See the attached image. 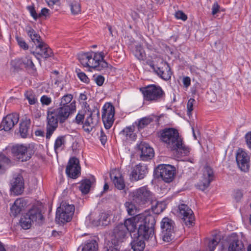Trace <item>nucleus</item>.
<instances>
[{
    "label": "nucleus",
    "instance_id": "f257e3e1",
    "mask_svg": "<svg viewBox=\"0 0 251 251\" xmlns=\"http://www.w3.org/2000/svg\"><path fill=\"white\" fill-rule=\"evenodd\" d=\"M73 95L66 94L62 97L60 102V107L50 108L47 111L46 138L50 139L58 127V122L64 123L69 116L76 110L75 102L71 101Z\"/></svg>",
    "mask_w": 251,
    "mask_h": 251
},
{
    "label": "nucleus",
    "instance_id": "f03ea898",
    "mask_svg": "<svg viewBox=\"0 0 251 251\" xmlns=\"http://www.w3.org/2000/svg\"><path fill=\"white\" fill-rule=\"evenodd\" d=\"M155 224L154 217L148 212H145L126 220L123 225H125L126 227L128 233L135 231L137 227L138 226L137 234L148 238L152 235Z\"/></svg>",
    "mask_w": 251,
    "mask_h": 251
},
{
    "label": "nucleus",
    "instance_id": "7ed1b4c3",
    "mask_svg": "<svg viewBox=\"0 0 251 251\" xmlns=\"http://www.w3.org/2000/svg\"><path fill=\"white\" fill-rule=\"evenodd\" d=\"M160 140L166 144L167 147L172 151L180 152L183 155L189 152V148L183 145L177 130L173 128H166L161 131Z\"/></svg>",
    "mask_w": 251,
    "mask_h": 251
},
{
    "label": "nucleus",
    "instance_id": "20e7f679",
    "mask_svg": "<svg viewBox=\"0 0 251 251\" xmlns=\"http://www.w3.org/2000/svg\"><path fill=\"white\" fill-rule=\"evenodd\" d=\"M103 54V52L93 51L82 53L78 55V59L84 67L100 71L108 66V63L104 60Z\"/></svg>",
    "mask_w": 251,
    "mask_h": 251
},
{
    "label": "nucleus",
    "instance_id": "39448f33",
    "mask_svg": "<svg viewBox=\"0 0 251 251\" xmlns=\"http://www.w3.org/2000/svg\"><path fill=\"white\" fill-rule=\"evenodd\" d=\"M127 228L123 224L117 225L113 229L111 240L107 244L106 251H118L119 244L124 241L128 234Z\"/></svg>",
    "mask_w": 251,
    "mask_h": 251
},
{
    "label": "nucleus",
    "instance_id": "423d86ee",
    "mask_svg": "<svg viewBox=\"0 0 251 251\" xmlns=\"http://www.w3.org/2000/svg\"><path fill=\"white\" fill-rule=\"evenodd\" d=\"M131 195L133 201L141 206L152 204L155 201L154 195L146 186L134 190Z\"/></svg>",
    "mask_w": 251,
    "mask_h": 251
},
{
    "label": "nucleus",
    "instance_id": "0eeeda50",
    "mask_svg": "<svg viewBox=\"0 0 251 251\" xmlns=\"http://www.w3.org/2000/svg\"><path fill=\"white\" fill-rule=\"evenodd\" d=\"M144 100L148 101H157L162 99L165 93L162 88L154 85H149L140 89Z\"/></svg>",
    "mask_w": 251,
    "mask_h": 251
},
{
    "label": "nucleus",
    "instance_id": "6e6552de",
    "mask_svg": "<svg viewBox=\"0 0 251 251\" xmlns=\"http://www.w3.org/2000/svg\"><path fill=\"white\" fill-rule=\"evenodd\" d=\"M156 175L164 182L169 183L172 182L176 174V168L169 164L159 165L155 170Z\"/></svg>",
    "mask_w": 251,
    "mask_h": 251
},
{
    "label": "nucleus",
    "instance_id": "1a4fd4ad",
    "mask_svg": "<svg viewBox=\"0 0 251 251\" xmlns=\"http://www.w3.org/2000/svg\"><path fill=\"white\" fill-rule=\"evenodd\" d=\"M12 152L16 158L22 162L29 160L33 151L29 147L23 145H16L12 148Z\"/></svg>",
    "mask_w": 251,
    "mask_h": 251
},
{
    "label": "nucleus",
    "instance_id": "9d476101",
    "mask_svg": "<svg viewBox=\"0 0 251 251\" xmlns=\"http://www.w3.org/2000/svg\"><path fill=\"white\" fill-rule=\"evenodd\" d=\"M228 243L227 251H246L241 237L236 233L229 235L226 238Z\"/></svg>",
    "mask_w": 251,
    "mask_h": 251
},
{
    "label": "nucleus",
    "instance_id": "9b49d317",
    "mask_svg": "<svg viewBox=\"0 0 251 251\" xmlns=\"http://www.w3.org/2000/svg\"><path fill=\"white\" fill-rule=\"evenodd\" d=\"M174 222L168 218H164L161 222L162 239L165 242H169L172 240V234L174 232Z\"/></svg>",
    "mask_w": 251,
    "mask_h": 251
},
{
    "label": "nucleus",
    "instance_id": "f8f14e48",
    "mask_svg": "<svg viewBox=\"0 0 251 251\" xmlns=\"http://www.w3.org/2000/svg\"><path fill=\"white\" fill-rule=\"evenodd\" d=\"M99 111L95 108L90 112L83 126V129L88 133L92 131L93 128L98 124L99 121Z\"/></svg>",
    "mask_w": 251,
    "mask_h": 251
},
{
    "label": "nucleus",
    "instance_id": "ddd939ff",
    "mask_svg": "<svg viewBox=\"0 0 251 251\" xmlns=\"http://www.w3.org/2000/svg\"><path fill=\"white\" fill-rule=\"evenodd\" d=\"M214 178L213 169L208 165L205 166L203 169L202 176L198 184L199 189L202 191L205 190L209 187Z\"/></svg>",
    "mask_w": 251,
    "mask_h": 251
},
{
    "label": "nucleus",
    "instance_id": "4468645a",
    "mask_svg": "<svg viewBox=\"0 0 251 251\" xmlns=\"http://www.w3.org/2000/svg\"><path fill=\"white\" fill-rule=\"evenodd\" d=\"M236 160L239 168L244 172H247L250 169V156L242 149L237 152Z\"/></svg>",
    "mask_w": 251,
    "mask_h": 251
},
{
    "label": "nucleus",
    "instance_id": "2eb2a0df",
    "mask_svg": "<svg viewBox=\"0 0 251 251\" xmlns=\"http://www.w3.org/2000/svg\"><path fill=\"white\" fill-rule=\"evenodd\" d=\"M67 176L72 178H76L80 174L79 161L77 158L73 157L70 159L66 169Z\"/></svg>",
    "mask_w": 251,
    "mask_h": 251
},
{
    "label": "nucleus",
    "instance_id": "dca6fc26",
    "mask_svg": "<svg viewBox=\"0 0 251 251\" xmlns=\"http://www.w3.org/2000/svg\"><path fill=\"white\" fill-rule=\"evenodd\" d=\"M19 121V115L18 114L13 113L8 114L3 118L0 127L4 131H9L15 125L17 124Z\"/></svg>",
    "mask_w": 251,
    "mask_h": 251
},
{
    "label": "nucleus",
    "instance_id": "f3484780",
    "mask_svg": "<svg viewBox=\"0 0 251 251\" xmlns=\"http://www.w3.org/2000/svg\"><path fill=\"white\" fill-rule=\"evenodd\" d=\"M106 105L103 107L102 113V120L103 121L105 128L106 129H109L114 122V116L115 114L114 107L109 104L106 108Z\"/></svg>",
    "mask_w": 251,
    "mask_h": 251
},
{
    "label": "nucleus",
    "instance_id": "a211bd4d",
    "mask_svg": "<svg viewBox=\"0 0 251 251\" xmlns=\"http://www.w3.org/2000/svg\"><path fill=\"white\" fill-rule=\"evenodd\" d=\"M179 213L187 226H191L195 218L193 211L186 204H181L178 206Z\"/></svg>",
    "mask_w": 251,
    "mask_h": 251
},
{
    "label": "nucleus",
    "instance_id": "6ab92c4d",
    "mask_svg": "<svg viewBox=\"0 0 251 251\" xmlns=\"http://www.w3.org/2000/svg\"><path fill=\"white\" fill-rule=\"evenodd\" d=\"M138 151H140V158L143 161H147L151 159L154 156L153 149L150 145L141 142L137 145Z\"/></svg>",
    "mask_w": 251,
    "mask_h": 251
},
{
    "label": "nucleus",
    "instance_id": "aec40b11",
    "mask_svg": "<svg viewBox=\"0 0 251 251\" xmlns=\"http://www.w3.org/2000/svg\"><path fill=\"white\" fill-rule=\"evenodd\" d=\"M154 72L158 76L164 80H169L171 78V68L166 62H162L160 66L156 67Z\"/></svg>",
    "mask_w": 251,
    "mask_h": 251
},
{
    "label": "nucleus",
    "instance_id": "412c9836",
    "mask_svg": "<svg viewBox=\"0 0 251 251\" xmlns=\"http://www.w3.org/2000/svg\"><path fill=\"white\" fill-rule=\"evenodd\" d=\"M147 172L146 166L139 164L132 169L130 175V179L132 181H138L142 179L145 177Z\"/></svg>",
    "mask_w": 251,
    "mask_h": 251
},
{
    "label": "nucleus",
    "instance_id": "4be33fe9",
    "mask_svg": "<svg viewBox=\"0 0 251 251\" xmlns=\"http://www.w3.org/2000/svg\"><path fill=\"white\" fill-rule=\"evenodd\" d=\"M11 190L16 195L21 194L24 190V183L22 176L18 175L14 177L11 181Z\"/></svg>",
    "mask_w": 251,
    "mask_h": 251
},
{
    "label": "nucleus",
    "instance_id": "5701e85b",
    "mask_svg": "<svg viewBox=\"0 0 251 251\" xmlns=\"http://www.w3.org/2000/svg\"><path fill=\"white\" fill-rule=\"evenodd\" d=\"M134 239L131 242L132 249L134 251H143L145 248V244L144 240H149L150 238H152L153 236V231L152 235H151L148 238H145L144 236L137 234H134Z\"/></svg>",
    "mask_w": 251,
    "mask_h": 251
},
{
    "label": "nucleus",
    "instance_id": "b1692460",
    "mask_svg": "<svg viewBox=\"0 0 251 251\" xmlns=\"http://www.w3.org/2000/svg\"><path fill=\"white\" fill-rule=\"evenodd\" d=\"M26 205V202L22 198L17 199L10 208V215L17 216L22 212Z\"/></svg>",
    "mask_w": 251,
    "mask_h": 251
},
{
    "label": "nucleus",
    "instance_id": "393cba45",
    "mask_svg": "<svg viewBox=\"0 0 251 251\" xmlns=\"http://www.w3.org/2000/svg\"><path fill=\"white\" fill-rule=\"evenodd\" d=\"M110 176L116 188L119 190L125 188V184L124 179L119 171L112 170L110 174Z\"/></svg>",
    "mask_w": 251,
    "mask_h": 251
},
{
    "label": "nucleus",
    "instance_id": "a878e982",
    "mask_svg": "<svg viewBox=\"0 0 251 251\" xmlns=\"http://www.w3.org/2000/svg\"><path fill=\"white\" fill-rule=\"evenodd\" d=\"M31 121L30 119L25 118L22 120L19 125V133L22 138H25L29 135V131Z\"/></svg>",
    "mask_w": 251,
    "mask_h": 251
},
{
    "label": "nucleus",
    "instance_id": "bb28decb",
    "mask_svg": "<svg viewBox=\"0 0 251 251\" xmlns=\"http://www.w3.org/2000/svg\"><path fill=\"white\" fill-rule=\"evenodd\" d=\"M52 50L44 42H42L36 46V53L42 57L47 58L52 54Z\"/></svg>",
    "mask_w": 251,
    "mask_h": 251
},
{
    "label": "nucleus",
    "instance_id": "cd10ccee",
    "mask_svg": "<svg viewBox=\"0 0 251 251\" xmlns=\"http://www.w3.org/2000/svg\"><path fill=\"white\" fill-rule=\"evenodd\" d=\"M32 221V223L35 222L39 224L42 223L43 219L41 210L37 207H34L30 209L27 213Z\"/></svg>",
    "mask_w": 251,
    "mask_h": 251
},
{
    "label": "nucleus",
    "instance_id": "c85d7f7f",
    "mask_svg": "<svg viewBox=\"0 0 251 251\" xmlns=\"http://www.w3.org/2000/svg\"><path fill=\"white\" fill-rule=\"evenodd\" d=\"M98 244L96 241L90 240L84 245H81L78 248L77 251H97Z\"/></svg>",
    "mask_w": 251,
    "mask_h": 251
},
{
    "label": "nucleus",
    "instance_id": "c756f323",
    "mask_svg": "<svg viewBox=\"0 0 251 251\" xmlns=\"http://www.w3.org/2000/svg\"><path fill=\"white\" fill-rule=\"evenodd\" d=\"M26 32L32 41L34 42L36 46L39 45V44L43 42L39 35L31 27L26 28Z\"/></svg>",
    "mask_w": 251,
    "mask_h": 251
},
{
    "label": "nucleus",
    "instance_id": "7c9ffc66",
    "mask_svg": "<svg viewBox=\"0 0 251 251\" xmlns=\"http://www.w3.org/2000/svg\"><path fill=\"white\" fill-rule=\"evenodd\" d=\"M10 165V159L4 154H0V174H4Z\"/></svg>",
    "mask_w": 251,
    "mask_h": 251
},
{
    "label": "nucleus",
    "instance_id": "2f4dec72",
    "mask_svg": "<svg viewBox=\"0 0 251 251\" xmlns=\"http://www.w3.org/2000/svg\"><path fill=\"white\" fill-rule=\"evenodd\" d=\"M19 61L21 67H24L27 69H31L32 70H35V66L30 56H26L19 59Z\"/></svg>",
    "mask_w": 251,
    "mask_h": 251
},
{
    "label": "nucleus",
    "instance_id": "473e14b6",
    "mask_svg": "<svg viewBox=\"0 0 251 251\" xmlns=\"http://www.w3.org/2000/svg\"><path fill=\"white\" fill-rule=\"evenodd\" d=\"M58 208H60L61 211H64L67 215L68 220H72L75 211V206L72 204H67L66 203H62Z\"/></svg>",
    "mask_w": 251,
    "mask_h": 251
},
{
    "label": "nucleus",
    "instance_id": "72a5a7b5",
    "mask_svg": "<svg viewBox=\"0 0 251 251\" xmlns=\"http://www.w3.org/2000/svg\"><path fill=\"white\" fill-rule=\"evenodd\" d=\"M65 144V137L64 136H58L55 140L54 145V150L56 154L58 151L63 150Z\"/></svg>",
    "mask_w": 251,
    "mask_h": 251
},
{
    "label": "nucleus",
    "instance_id": "f704fd0d",
    "mask_svg": "<svg viewBox=\"0 0 251 251\" xmlns=\"http://www.w3.org/2000/svg\"><path fill=\"white\" fill-rule=\"evenodd\" d=\"M67 215V213L61 211L60 208H57L56 213V221L61 223L70 222L71 220H68Z\"/></svg>",
    "mask_w": 251,
    "mask_h": 251
},
{
    "label": "nucleus",
    "instance_id": "c9c22d12",
    "mask_svg": "<svg viewBox=\"0 0 251 251\" xmlns=\"http://www.w3.org/2000/svg\"><path fill=\"white\" fill-rule=\"evenodd\" d=\"M32 223V221L27 213L21 218V226L23 229H29L31 227Z\"/></svg>",
    "mask_w": 251,
    "mask_h": 251
},
{
    "label": "nucleus",
    "instance_id": "e433bc0d",
    "mask_svg": "<svg viewBox=\"0 0 251 251\" xmlns=\"http://www.w3.org/2000/svg\"><path fill=\"white\" fill-rule=\"evenodd\" d=\"M220 241L221 237L219 235H215L209 240L207 249L209 251H214Z\"/></svg>",
    "mask_w": 251,
    "mask_h": 251
},
{
    "label": "nucleus",
    "instance_id": "4c0bfd02",
    "mask_svg": "<svg viewBox=\"0 0 251 251\" xmlns=\"http://www.w3.org/2000/svg\"><path fill=\"white\" fill-rule=\"evenodd\" d=\"M91 186V181L89 179H85L82 181L79 186V190L83 194H86L89 192Z\"/></svg>",
    "mask_w": 251,
    "mask_h": 251
},
{
    "label": "nucleus",
    "instance_id": "58836bf2",
    "mask_svg": "<svg viewBox=\"0 0 251 251\" xmlns=\"http://www.w3.org/2000/svg\"><path fill=\"white\" fill-rule=\"evenodd\" d=\"M128 214L130 215L136 216L138 215L136 206L131 202H126L125 203Z\"/></svg>",
    "mask_w": 251,
    "mask_h": 251
},
{
    "label": "nucleus",
    "instance_id": "ea45409f",
    "mask_svg": "<svg viewBox=\"0 0 251 251\" xmlns=\"http://www.w3.org/2000/svg\"><path fill=\"white\" fill-rule=\"evenodd\" d=\"M134 54L139 60H143L145 58V53L142 47L140 45L136 46Z\"/></svg>",
    "mask_w": 251,
    "mask_h": 251
},
{
    "label": "nucleus",
    "instance_id": "a19ab883",
    "mask_svg": "<svg viewBox=\"0 0 251 251\" xmlns=\"http://www.w3.org/2000/svg\"><path fill=\"white\" fill-rule=\"evenodd\" d=\"M121 134H122L127 139L129 138L131 140H134L135 135L133 133V129L131 126L126 127L124 128L121 132Z\"/></svg>",
    "mask_w": 251,
    "mask_h": 251
},
{
    "label": "nucleus",
    "instance_id": "79ce46f5",
    "mask_svg": "<svg viewBox=\"0 0 251 251\" xmlns=\"http://www.w3.org/2000/svg\"><path fill=\"white\" fill-rule=\"evenodd\" d=\"M25 95L30 104L33 105L37 102V99L36 98L35 95L32 91H27Z\"/></svg>",
    "mask_w": 251,
    "mask_h": 251
},
{
    "label": "nucleus",
    "instance_id": "37998d69",
    "mask_svg": "<svg viewBox=\"0 0 251 251\" xmlns=\"http://www.w3.org/2000/svg\"><path fill=\"white\" fill-rule=\"evenodd\" d=\"M70 3V6L71 12L73 14H77L80 11V5L79 3L76 1L72 0Z\"/></svg>",
    "mask_w": 251,
    "mask_h": 251
},
{
    "label": "nucleus",
    "instance_id": "c03bdc74",
    "mask_svg": "<svg viewBox=\"0 0 251 251\" xmlns=\"http://www.w3.org/2000/svg\"><path fill=\"white\" fill-rule=\"evenodd\" d=\"M152 121V119L150 117H144L141 119L138 124L139 129L144 128Z\"/></svg>",
    "mask_w": 251,
    "mask_h": 251
},
{
    "label": "nucleus",
    "instance_id": "a18cd8bd",
    "mask_svg": "<svg viewBox=\"0 0 251 251\" xmlns=\"http://www.w3.org/2000/svg\"><path fill=\"white\" fill-rule=\"evenodd\" d=\"M99 218L101 226H105L110 223V218L108 214L106 213H102L99 215Z\"/></svg>",
    "mask_w": 251,
    "mask_h": 251
},
{
    "label": "nucleus",
    "instance_id": "49530a36",
    "mask_svg": "<svg viewBox=\"0 0 251 251\" xmlns=\"http://www.w3.org/2000/svg\"><path fill=\"white\" fill-rule=\"evenodd\" d=\"M153 202H155V205H152V210L154 213L159 214L163 210V208L162 207L163 204L162 203L159 202L158 201H156L155 199V201H153Z\"/></svg>",
    "mask_w": 251,
    "mask_h": 251
},
{
    "label": "nucleus",
    "instance_id": "de8ad7c7",
    "mask_svg": "<svg viewBox=\"0 0 251 251\" xmlns=\"http://www.w3.org/2000/svg\"><path fill=\"white\" fill-rule=\"evenodd\" d=\"M195 102V100L194 99L191 98L190 99L187 104V114L188 116H190L191 115V112L193 110V105L194 102Z\"/></svg>",
    "mask_w": 251,
    "mask_h": 251
},
{
    "label": "nucleus",
    "instance_id": "09e8293b",
    "mask_svg": "<svg viewBox=\"0 0 251 251\" xmlns=\"http://www.w3.org/2000/svg\"><path fill=\"white\" fill-rule=\"evenodd\" d=\"M16 39L18 42V45L22 48L24 50H27L28 49V46L27 44L25 43V40L21 37L17 36Z\"/></svg>",
    "mask_w": 251,
    "mask_h": 251
},
{
    "label": "nucleus",
    "instance_id": "8fccbe9b",
    "mask_svg": "<svg viewBox=\"0 0 251 251\" xmlns=\"http://www.w3.org/2000/svg\"><path fill=\"white\" fill-rule=\"evenodd\" d=\"M27 10L30 13L31 16L34 20H36L38 18V15L36 13L33 5H29L27 7Z\"/></svg>",
    "mask_w": 251,
    "mask_h": 251
},
{
    "label": "nucleus",
    "instance_id": "3c124183",
    "mask_svg": "<svg viewBox=\"0 0 251 251\" xmlns=\"http://www.w3.org/2000/svg\"><path fill=\"white\" fill-rule=\"evenodd\" d=\"M175 17L177 19H180L182 21H186L187 19V15L181 11H178L175 13Z\"/></svg>",
    "mask_w": 251,
    "mask_h": 251
},
{
    "label": "nucleus",
    "instance_id": "603ef678",
    "mask_svg": "<svg viewBox=\"0 0 251 251\" xmlns=\"http://www.w3.org/2000/svg\"><path fill=\"white\" fill-rule=\"evenodd\" d=\"M77 76L78 78L83 82L88 83L89 82V79L86 75V74L83 72L77 73Z\"/></svg>",
    "mask_w": 251,
    "mask_h": 251
},
{
    "label": "nucleus",
    "instance_id": "864d4df0",
    "mask_svg": "<svg viewBox=\"0 0 251 251\" xmlns=\"http://www.w3.org/2000/svg\"><path fill=\"white\" fill-rule=\"evenodd\" d=\"M41 102L42 104L49 105L51 102V99L47 96L44 95L41 98Z\"/></svg>",
    "mask_w": 251,
    "mask_h": 251
},
{
    "label": "nucleus",
    "instance_id": "5fc2aeb1",
    "mask_svg": "<svg viewBox=\"0 0 251 251\" xmlns=\"http://www.w3.org/2000/svg\"><path fill=\"white\" fill-rule=\"evenodd\" d=\"M84 118V114L78 113L75 117V122L77 124H82L83 123Z\"/></svg>",
    "mask_w": 251,
    "mask_h": 251
},
{
    "label": "nucleus",
    "instance_id": "6e6d98bb",
    "mask_svg": "<svg viewBox=\"0 0 251 251\" xmlns=\"http://www.w3.org/2000/svg\"><path fill=\"white\" fill-rule=\"evenodd\" d=\"M243 197V193L241 190H237L234 192V198L236 201H240Z\"/></svg>",
    "mask_w": 251,
    "mask_h": 251
},
{
    "label": "nucleus",
    "instance_id": "4d7b16f0",
    "mask_svg": "<svg viewBox=\"0 0 251 251\" xmlns=\"http://www.w3.org/2000/svg\"><path fill=\"white\" fill-rule=\"evenodd\" d=\"M95 81L98 85L100 86L104 82V78L102 76L100 75L95 78Z\"/></svg>",
    "mask_w": 251,
    "mask_h": 251
},
{
    "label": "nucleus",
    "instance_id": "13d9d810",
    "mask_svg": "<svg viewBox=\"0 0 251 251\" xmlns=\"http://www.w3.org/2000/svg\"><path fill=\"white\" fill-rule=\"evenodd\" d=\"M100 140L102 145H104L107 141V137L102 129L100 130Z\"/></svg>",
    "mask_w": 251,
    "mask_h": 251
},
{
    "label": "nucleus",
    "instance_id": "bf43d9fd",
    "mask_svg": "<svg viewBox=\"0 0 251 251\" xmlns=\"http://www.w3.org/2000/svg\"><path fill=\"white\" fill-rule=\"evenodd\" d=\"M183 84L185 87H188L191 84L190 78L188 76L184 77L183 78Z\"/></svg>",
    "mask_w": 251,
    "mask_h": 251
},
{
    "label": "nucleus",
    "instance_id": "052dcab7",
    "mask_svg": "<svg viewBox=\"0 0 251 251\" xmlns=\"http://www.w3.org/2000/svg\"><path fill=\"white\" fill-rule=\"evenodd\" d=\"M219 9V6L217 2H215L213 4L212 7V15L216 14L218 11Z\"/></svg>",
    "mask_w": 251,
    "mask_h": 251
},
{
    "label": "nucleus",
    "instance_id": "680f3d73",
    "mask_svg": "<svg viewBox=\"0 0 251 251\" xmlns=\"http://www.w3.org/2000/svg\"><path fill=\"white\" fill-rule=\"evenodd\" d=\"M246 139L248 146L251 149V132L246 134Z\"/></svg>",
    "mask_w": 251,
    "mask_h": 251
},
{
    "label": "nucleus",
    "instance_id": "e2e57ef3",
    "mask_svg": "<svg viewBox=\"0 0 251 251\" xmlns=\"http://www.w3.org/2000/svg\"><path fill=\"white\" fill-rule=\"evenodd\" d=\"M49 10L46 8H43L41 12L38 14V18L42 16H46L49 13Z\"/></svg>",
    "mask_w": 251,
    "mask_h": 251
},
{
    "label": "nucleus",
    "instance_id": "0e129e2a",
    "mask_svg": "<svg viewBox=\"0 0 251 251\" xmlns=\"http://www.w3.org/2000/svg\"><path fill=\"white\" fill-rule=\"evenodd\" d=\"M92 225L94 226H97L101 225L100 218L98 219H94L91 221Z\"/></svg>",
    "mask_w": 251,
    "mask_h": 251
},
{
    "label": "nucleus",
    "instance_id": "69168bd1",
    "mask_svg": "<svg viewBox=\"0 0 251 251\" xmlns=\"http://www.w3.org/2000/svg\"><path fill=\"white\" fill-rule=\"evenodd\" d=\"M48 5L50 6L58 2L59 0H46Z\"/></svg>",
    "mask_w": 251,
    "mask_h": 251
},
{
    "label": "nucleus",
    "instance_id": "338daca9",
    "mask_svg": "<svg viewBox=\"0 0 251 251\" xmlns=\"http://www.w3.org/2000/svg\"><path fill=\"white\" fill-rule=\"evenodd\" d=\"M79 99L81 100H87V96L85 94L81 93L79 96Z\"/></svg>",
    "mask_w": 251,
    "mask_h": 251
},
{
    "label": "nucleus",
    "instance_id": "774afa93",
    "mask_svg": "<svg viewBox=\"0 0 251 251\" xmlns=\"http://www.w3.org/2000/svg\"><path fill=\"white\" fill-rule=\"evenodd\" d=\"M147 63L151 66V67L153 69L154 72L156 69V67L154 66V65L152 63V62H147Z\"/></svg>",
    "mask_w": 251,
    "mask_h": 251
}]
</instances>
